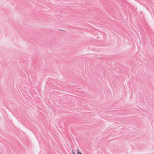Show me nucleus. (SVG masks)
Masks as SVG:
<instances>
[{
	"instance_id": "1",
	"label": "nucleus",
	"mask_w": 154,
	"mask_h": 154,
	"mask_svg": "<svg viewBox=\"0 0 154 154\" xmlns=\"http://www.w3.org/2000/svg\"><path fill=\"white\" fill-rule=\"evenodd\" d=\"M77 153L78 154H82L81 152H80L78 149H77Z\"/></svg>"
},
{
	"instance_id": "2",
	"label": "nucleus",
	"mask_w": 154,
	"mask_h": 154,
	"mask_svg": "<svg viewBox=\"0 0 154 154\" xmlns=\"http://www.w3.org/2000/svg\"><path fill=\"white\" fill-rule=\"evenodd\" d=\"M73 154H75L73 152Z\"/></svg>"
}]
</instances>
